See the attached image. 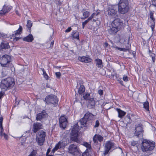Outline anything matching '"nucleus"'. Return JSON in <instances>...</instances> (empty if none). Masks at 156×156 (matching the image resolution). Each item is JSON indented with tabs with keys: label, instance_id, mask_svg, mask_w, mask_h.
Listing matches in <instances>:
<instances>
[{
	"label": "nucleus",
	"instance_id": "obj_1",
	"mask_svg": "<svg viewBox=\"0 0 156 156\" xmlns=\"http://www.w3.org/2000/svg\"><path fill=\"white\" fill-rule=\"evenodd\" d=\"M87 120L84 117L82 118L79 122L80 127H79L78 123L74 125L72 127V129L70 133V140L72 141L79 143L80 141L78 138L79 131L80 128L85 127L87 126Z\"/></svg>",
	"mask_w": 156,
	"mask_h": 156
},
{
	"label": "nucleus",
	"instance_id": "obj_2",
	"mask_svg": "<svg viewBox=\"0 0 156 156\" xmlns=\"http://www.w3.org/2000/svg\"><path fill=\"white\" fill-rule=\"evenodd\" d=\"M15 84L14 79L12 78L8 77L1 81L0 87L2 90L5 91L12 88Z\"/></svg>",
	"mask_w": 156,
	"mask_h": 156
},
{
	"label": "nucleus",
	"instance_id": "obj_3",
	"mask_svg": "<svg viewBox=\"0 0 156 156\" xmlns=\"http://www.w3.org/2000/svg\"><path fill=\"white\" fill-rule=\"evenodd\" d=\"M155 147V143L154 142L144 139L142 141L141 148L143 152L148 153L153 150Z\"/></svg>",
	"mask_w": 156,
	"mask_h": 156
},
{
	"label": "nucleus",
	"instance_id": "obj_4",
	"mask_svg": "<svg viewBox=\"0 0 156 156\" xmlns=\"http://www.w3.org/2000/svg\"><path fill=\"white\" fill-rule=\"evenodd\" d=\"M129 9L128 0H120L118 4V11L121 14L127 12Z\"/></svg>",
	"mask_w": 156,
	"mask_h": 156
},
{
	"label": "nucleus",
	"instance_id": "obj_5",
	"mask_svg": "<svg viewBox=\"0 0 156 156\" xmlns=\"http://www.w3.org/2000/svg\"><path fill=\"white\" fill-rule=\"evenodd\" d=\"M46 135V132L43 130L40 131L37 133L36 141L38 145L41 146L43 144Z\"/></svg>",
	"mask_w": 156,
	"mask_h": 156
},
{
	"label": "nucleus",
	"instance_id": "obj_6",
	"mask_svg": "<svg viewBox=\"0 0 156 156\" xmlns=\"http://www.w3.org/2000/svg\"><path fill=\"white\" fill-rule=\"evenodd\" d=\"M11 60V58L8 55H3L0 59V63L2 66H7Z\"/></svg>",
	"mask_w": 156,
	"mask_h": 156
},
{
	"label": "nucleus",
	"instance_id": "obj_7",
	"mask_svg": "<svg viewBox=\"0 0 156 156\" xmlns=\"http://www.w3.org/2000/svg\"><path fill=\"white\" fill-rule=\"evenodd\" d=\"M44 101L48 104H52L55 105L58 103V100L56 96L51 94L47 96Z\"/></svg>",
	"mask_w": 156,
	"mask_h": 156
},
{
	"label": "nucleus",
	"instance_id": "obj_8",
	"mask_svg": "<svg viewBox=\"0 0 156 156\" xmlns=\"http://www.w3.org/2000/svg\"><path fill=\"white\" fill-rule=\"evenodd\" d=\"M68 151L74 156L78 155L79 154V150L77 147L74 144H71L68 147Z\"/></svg>",
	"mask_w": 156,
	"mask_h": 156
},
{
	"label": "nucleus",
	"instance_id": "obj_9",
	"mask_svg": "<svg viewBox=\"0 0 156 156\" xmlns=\"http://www.w3.org/2000/svg\"><path fill=\"white\" fill-rule=\"evenodd\" d=\"M143 132L142 125L139 124L136 126L134 134L138 137L141 138L143 137Z\"/></svg>",
	"mask_w": 156,
	"mask_h": 156
},
{
	"label": "nucleus",
	"instance_id": "obj_10",
	"mask_svg": "<svg viewBox=\"0 0 156 156\" xmlns=\"http://www.w3.org/2000/svg\"><path fill=\"white\" fill-rule=\"evenodd\" d=\"M114 144L112 142L108 141H107L105 144L104 154H107L110 150L114 148Z\"/></svg>",
	"mask_w": 156,
	"mask_h": 156
},
{
	"label": "nucleus",
	"instance_id": "obj_11",
	"mask_svg": "<svg viewBox=\"0 0 156 156\" xmlns=\"http://www.w3.org/2000/svg\"><path fill=\"white\" fill-rule=\"evenodd\" d=\"M59 122L60 126L64 129L66 127L67 122V119L65 115H62L60 117Z\"/></svg>",
	"mask_w": 156,
	"mask_h": 156
},
{
	"label": "nucleus",
	"instance_id": "obj_12",
	"mask_svg": "<svg viewBox=\"0 0 156 156\" xmlns=\"http://www.w3.org/2000/svg\"><path fill=\"white\" fill-rule=\"evenodd\" d=\"M112 25V26L119 30L123 25V23L119 19H116L113 21Z\"/></svg>",
	"mask_w": 156,
	"mask_h": 156
},
{
	"label": "nucleus",
	"instance_id": "obj_13",
	"mask_svg": "<svg viewBox=\"0 0 156 156\" xmlns=\"http://www.w3.org/2000/svg\"><path fill=\"white\" fill-rule=\"evenodd\" d=\"M154 12V11H150L149 12L150 17L151 20L150 21L151 25L150 26L151 28L152 31H154L155 23V19L153 16Z\"/></svg>",
	"mask_w": 156,
	"mask_h": 156
},
{
	"label": "nucleus",
	"instance_id": "obj_14",
	"mask_svg": "<svg viewBox=\"0 0 156 156\" xmlns=\"http://www.w3.org/2000/svg\"><path fill=\"white\" fill-rule=\"evenodd\" d=\"M108 11L109 16L112 18L115 17L116 15L115 10L112 6L109 7Z\"/></svg>",
	"mask_w": 156,
	"mask_h": 156
},
{
	"label": "nucleus",
	"instance_id": "obj_15",
	"mask_svg": "<svg viewBox=\"0 0 156 156\" xmlns=\"http://www.w3.org/2000/svg\"><path fill=\"white\" fill-rule=\"evenodd\" d=\"M65 147V145L63 142L62 141H59L55 146V147L53 149L52 152L54 153L59 148H63Z\"/></svg>",
	"mask_w": 156,
	"mask_h": 156
},
{
	"label": "nucleus",
	"instance_id": "obj_16",
	"mask_svg": "<svg viewBox=\"0 0 156 156\" xmlns=\"http://www.w3.org/2000/svg\"><path fill=\"white\" fill-rule=\"evenodd\" d=\"M103 137L99 134H96L93 137V141L95 143H98V142H101L103 140Z\"/></svg>",
	"mask_w": 156,
	"mask_h": 156
},
{
	"label": "nucleus",
	"instance_id": "obj_17",
	"mask_svg": "<svg viewBox=\"0 0 156 156\" xmlns=\"http://www.w3.org/2000/svg\"><path fill=\"white\" fill-rule=\"evenodd\" d=\"M42 125L40 123L37 122L34 123L33 125V132L34 133H36L39 129L42 128Z\"/></svg>",
	"mask_w": 156,
	"mask_h": 156
},
{
	"label": "nucleus",
	"instance_id": "obj_18",
	"mask_svg": "<svg viewBox=\"0 0 156 156\" xmlns=\"http://www.w3.org/2000/svg\"><path fill=\"white\" fill-rule=\"evenodd\" d=\"M12 9L11 7L9 6H6L4 5L0 13L2 14H4L5 13L8 12Z\"/></svg>",
	"mask_w": 156,
	"mask_h": 156
},
{
	"label": "nucleus",
	"instance_id": "obj_19",
	"mask_svg": "<svg viewBox=\"0 0 156 156\" xmlns=\"http://www.w3.org/2000/svg\"><path fill=\"white\" fill-rule=\"evenodd\" d=\"M78 59L81 62L86 63L90 62L92 61L91 59L90 58L84 56L82 57H78Z\"/></svg>",
	"mask_w": 156,
	"mask_h": 156
},
{
	"label": "nucleus",
	"instance_id": "obj_20",
	"mask_svg": "<svg viewBox=\"0 0 156 156\" xmlns=\"http://www.w3.org/2000/svg\"><path fill=\"white\" fill-rule=\"evenodd\" d=\"M116 110L118 113V117L122 118L124 117L126 114V112L119 108H116Z\"/></svg>",
	"mask_w": 156,
	"mask_h": 156
},
{
	"label": "nucleus",
	"instance_id": "obj_21",
	"mask_svg": "<svg viewBox=\"0 0 156 156\" xmlns=\"http://www.w3.org/2000/svg\"><path fill=\"white\" fill-rule=\"evenodd\" d=\"M94 117V115L91 113L90 112H87L85 114L83 117L86 119L88 120H91L93 119Z\"/></svg>",
	"mask_w": 156,
	"mask_h": 156
},
{
	"label": "nucleus",
	"instance_id": "obj_22",
	"mask_svg": "<svg viewBox=\"0 0 156 156\" xmlns=\"http://www.w3.org/2000/svg\"><path fill=\"white\" fill-rule=\"evenodd\" d=\"M23 40L24 41L30 42L34 40V37L33 35L30 34L26 37L23 38Z\"/></svg>",
	"mask_w": 156,
	"mask_h": 156
},
{
	"label": "nucleus",
	"instance_id": "obj_23",
	"mask_svg": "<svg viewBox=\"0 0 156 156\" xmlns=\"http://www.w3.org/2000/svg\"><path fill=\"white\" fill-rule=\"evenodd\" d=\"M119 30L115 27L112 26V27L108 30L109 34L111 35H114Z\"/></svg>",
	"mask_w": 156,
	"mask_h": 156
},
{
	"label": "nucleus",
	"instance_id": "obj_24",
	"mask_svg": "<svg viewBox=\"0 0 156 156\" xmlns=\"http://www.w3.org/2000/svg\"><path fill=\"white\" fill-rule=\"evenodd\" d=\"M95 101L93 98H91L89 101L88 106L90 108H93L95 106Z\"/></svg>",
	"mask_w": 156,
	"mask_h": 156
},
{
	"label": "nucleus",
	"instance_id": "obj_25",
	"mask_svg": "<svg viewBox=\"0 0 156 156\" xmlns=\"http://www.w3.org/2000/svg\"><path fill=\"white\" fill-rule=\"evenodd\" d=\"M46 116L45 113L42 112L37 114L36 117L37 120H41L42 118L45 117Z\"/></svg>",
	"mask_w": 156,
	"mask_h": 156
},
{
	"label": "nucleus",
	"instance_id": "obj_26",
	"mask_svg": "<svg viewBox=\"0 0 156 156\" xmlns=\"http://www.w3.org/2000/svg\"><path fill=\"white\" fill-rule=\"evenodd\" d=\"M3 121V118L2 117H0V135L1 136H3V132L4 129L2 127V122Z\"/></svg>",
	"mask_w": 156,
	"mask_h": 156
},
{
	"label": "nucleus",
	"instance_id": "obj_27",
	"mask_svg": "<svg viewBox=\"0 0 156 156\" xmlns=\"http://www.w3.org/2000/svg\"><path fill=\"white\" fill-rule=\"evenodd\" d=\"M1 47L4 49H8L9 48V44L6 42L3 41L2 42L1 44Z\"/></svg>",
	"mask_w": 156,
	"mask_h": 156
},
{
	"label": "nucleus",
	"instance_id": "obj_28",
	"mask_svg": "<svg viewBox=\"0 0 156 156\" xmlns=\"http://www.w3.org/2000/svg\"><path fill=\"white\" fill-rule=\"evenodd\" d=\"M22 30V27L20 25L19 29L17 30L14 31V34H12V35L14 36H18L21 33Z\"/></svg>",
	"mask_w": 156,
	"mask_h": 156
},
{
	"label": "nucleus",
	"instance_id": "obj_29",
	"mask_svg": "<svg viewBox=\"0 0 156 156\" xmlns=\"http://www.w3.org/2000/svg\"><path fill=\"white\" fill-rule=\"evenodd\" d=\"M85 91V88L84 86L83 85H81L78 90L79 93L80 94L82 95Z\"/></svg>",
	"mask_w": 156,
	"mask_h": 156
},
{
	"label": "nucleus",
	"instance_id": "obj_30",
	"mask_svg": "<svg viewBox=\"0 0 156 156\" xmlns=\"http://www.w3.org/2000/svg\"><path fill=\"white\" fill-rule=\"evenodd\" d=\"M112 76L113 78H114V77H115L116 80L119 81L120 83H121V82H122V81L121 80V77H120L119 76L117 73H115L114 74H112Z\"/></svg>",
	"mask_w": 156,
	"mask_h": 156
},
{
	"label": "nucleus",
	"instance_id": "obj_31",
	"mask_svg": "<svg viewBox=\"0 0 156 156\" xmlns=\"http://www.w3.org/2000/svg\"><path fill=\"white\" fill-rule=\"evenodd\" d=\"M72 36L73 38L77 39H79V33L76 31H74L72 33Z\"/></svg>",
	"mask_w": 156,
	"mask_h": 156
},
{
	"label": "nucleus",
	"instance_id": "obj_32",
	"mask_svg": "<svg viewBox=\"0 0 156 156\" xmlns=\"http://www.w3.org/2000/svg\"><path fill=\"white\" fill-rule=\"evenodd\" d=\"M95 61L96 62V64L97 66L98 67H101V66H102V62L101 60L99 58H97L95 60Z\"/></svg>",
	"mask_w": 156,
	"mask_h": 156
},
{
	"label": "nucleus",
	"instance_id": "obj_33",
	"mask_svg": "<svg viewBox=\"0 0 156 156\" xmlns=\"http://www.w3.org/2000/svg\"><path fill=\"white\" fill-rule=\"evenodd\" d=\"M90 14V12L88 11H85L83 12V17H82L81 19L85 20L87 18Z\"/></svg>",
	"mask_w": 156,
	"mask_h": 156
},
{
	"label": "nucleus",
	"instance_id": "obj_34",
	"mask_svg": "<svg viewBox=\"0 0 156 156\" xmlns=\"http://www.w3.org/2000/svg\"><path fill=\"white\" fill-rule=\"evenodd\" d=\"M144 108L147 111H149V104L147 101L145 102L143 104Z\"/></svg>",
	"mask_w": 156,
	"mask_h": 156
},
{
	"label": "nucleus",
	"instance_id": "obj_35",
	"mask_svg": "<svg viewBox=\"0 0 156 156\" xmlns=\"http://www.w3.org/2000/svg\"><path fill=\"white\" fill-rule=\"evenodd\" d=\"M99 12H98L97 13H93L91 16L88 18L87 19L88 20H89V21L91 20L93 18H94L95 17V16H97L99 14Z\"/></svg>",
	"mask_w": 156,
	"mask_h": 156
},
{
	"label": "nucleus",
	"instance_id": "obj_36",
	"mask_svg": "<svg viewBox=\"0 0 156 156\" xmlns=\"http://www.w3.org/2000/svg\"><path fill=\"white\" fill-rule=\"evenodd\" d=\"M42 71L43 72V76L47 80H48V79L49 76L47 74V73L45 72L44 68H42L41 69Z\"/></svg>",
	"mask_w": 156,
	"mask_h": 156
},
{
	"label": "nucleus",
	"instance_id": "obj_37",
	"mask_svg": "<svg viewBox=\"0 0 156 156\" xmlns=\"http://www.w3.org/2000/svg\"><path fill=\"white\" fill-rule=\"evenodd\" d=\"M125 120L126 121L127 123H129L131 122V117L129 114H128L125 118Z\"/></svg>",
	"mask_w": 156,
	"mask_h": 156
},
{
	"label": "nucleus",
	"instance_id": "obj_38",
	"mask_svg": "<svg viewBox=\"0 0 156 156\" xmlns=\"http://www.w3.org/2000/svg\"><path fill=\"white\" fill-rule=\"evenodd\" d=\"M128 46L127 47L128 48H119L117 47H116V48L118 49V50H120V51H129V48Z\"/></svg>",
	"mask_w": 156,
	"mask_h": 156
},
{
	"label": "nucleus",
	"instance_id": "obj_39",
	"mask_svg": "<svg viewBox=\"0 0 156 156\" xmlns=\"http://www.w3.org/2000/svg\"><path fill=\"white\" fill-rule=\"evenodd\" d=\"M32 23L31 22V21L30 20H28L27 22V27L29 29H30L32 26Z\"/></svg>",
	"mask_w": 156,
	"mask_h": 156
},
{
	"label": "nucleus",
	"instance_id": "obj_40",
	"mask_svg": "<svg viewBox=\"0 0 156 156\" xmlns=\"http://www.w3.org/2000/svg\"><path fill=\"white\" fill-rule=\"evenodd\" d=\"M83 98L86 100H88L90 98V95L89 94H86L83 96Z\"/></svg>",
	"mask_w": 156,
	"mask_h": 156
},
{
	"label": "nucleus",
	"instance_id": "obj_41",
	"mask_svg": "<svg viewBox=\"0 0 156 156\" xmlns=\"http://www.w3.org/2000/svg\"><path fill=\"white\" fill-rule=\"evenodd\" d=\"M83 145L84 146L86 147L87 149H90L91 147L90 145L87 142H84Z\"/></svg>",
	"mask_w": 156,
	"mask_h": 156
},
{
	"label": "nucleus",
	"instance_id": "obj_42",
	"mask_svg": "<svg viewBox=\"0 0 156 156\" xmlns=\"http://www.w3.org/2000/svg\"><path fill=\"white\" fill-rule=\"evenodd\" d=\"M152 4L151 5V6H154V9L156 10V0H151Z\"/></svg>",
	"mask_w": 156,
	"mask_h": 156
},
{
	"label": "nucleus",
	"instance_id": "obj_43",
	"mask_svg": "<svg viewBox=\"0 0 156 156\" xmlns=\"http://www.w3.org/2000/svg\"><path fill=\"white\" fill-rule=\"evenodd\" d=\"M37 151L35 150H33L28 156H36Z\"/></svg>",
	"mask_w": 156,
	"mask_h": 156
},
{
	"label": "nucleus",
	"instance_id": "obj_44",
	"mask_svg": "<svg viewBox=\"0 0 156 156\" xmlns=\"http://www.w3.org/2000/svg\"><path fill=\"white\" fill-rule=\"evenodd\" d=\"M130 143L132 146H137V142L134 141H131Z\"/></svg>",
	"mask_w": 156,
	"mask_h": 156
},
{
	"label": "nucleus",
	"instance_id": "obj_45",
	"mask_svg": "<svg viewBox=\"0 0 156 156\" xmlns=\"http://www.w3.org/2000/svg\"><path fill=\"white\" fill-rule=\"evenodd\" d=\"M89 21L87 19L86 20L82 23V27L83 29L84 28L85 26Z\"/></svg>",
	"mask_w": 156,
	"mask_h": 156
},
{
	"label": "nucleus",
	"instance_id": "obj_46",
	"mask_svg": "<svg viewBox=\"0 0 156 156\" xmlns=\"http://www.w3.org/2000/svg\"><path fill=\"white\" fill-rule=\"evenodd\" d=\"M155 54L154 53L151 54L150 56L151 57L152 59L153 63H154L155 61Z\"/></svg>",
	"mask_w": 156,
	"mask_h": 156
},
{
	"label": "nucleus",
	"instance_id": "obj_47",
	"mask_svg": "<svg viewBox=\"0 0 156 156\" xmlns=\"http://www.w3.org/2000/svg\"><path fill=\"white\" fill-rule=\"evenodd\" d=\"M55 75L57 78H59L61 76V73L60 72L55 73Z\"/></svg>",
	"mask_w": 156,
	"mask_h": 156
},
{
	"label": "nucleus",
	"instance_id": "obj_48",
	"mask_svg": "<svg viewBox=\"0 0 156 156\" xmlns=\"http://www.w3.org/2000/svg\"><path fill=\"white\" fill-rule=\"evenodd\" d=\"M16 36H14L12 35V37H13V39L14 41H17L19 39H20V37H16Z\"/></svg>",
	"mask_w": 156,
	"mask_h": 156
},
{
	"label": "nucleus",
	"instance_id": "obj_49",
	"mask_svg": "<svg viewBox=\"0 0 156 156\" xmlns=\"http://www.w3.org/2000/svg\"><path fill=\"white\" fill-rule=\"evenodd\" d=\"M123 80L124 81L126 82L128 81V78L126 76L124 75L123 77Z\"/></svg>",
	"mask_w": 156,
	"mask_h": 156
},
{
	"label": "nucleus",
	"instance_id": "obj_50",
	"mask_svg": "<svg viewBox=\"0 0 156 156\" xmlns=\"http://www.w3.org/2000/svg\"><path fill=\"white\" fill-rule=\"evenodd\" d=\"M4 92V91L2 90V91L0 92V99L2 98L5 94V93Z\"/></svg>",
	"mask_w": 156,
	"mask_h": 156
},
{
	"label": "nucleus",
	"instance_id": "obj_51",
	"mask_svg": "<svg viewBox=\"0 0 156 156\" xmlns=\"http://www.w3.org/2000/svg\"><path fill=\"white\" fill-rule=\"evenodd\" d=\"M99 125V122L98 120H97L95 122V125L94 127L95 128L98 127Z\"/></svg>",
	"mask_w": 156,
	"mask_h": 156
},
{
	"label": "nucleus",
	"instance_id": "obj_52",
	"mask_svg": "<svg viewBox=\"0 0 156 156\" xmlns=\"http://www.w3.org/2000/svg\"><path fill=\"white\" fill-rule=\"evenodd\" d=\"M4 137V138L6 140H8V136L5 133H3V136Z\"/></svg>",
	"mask_w": 156,
	"mask_h": 156
},
{
	"label": "nucleus",
	"instance_id": "obj_53",
	"mask_svg": "<svg viewBox=\"0 0 156 156\" xmlns=\"http://www.w3.org/2000/svg\"><path fill=\"white\" fill-rule=\"evenodd\" d=\"M7 36V35L5 34H4L2 33H0V37H2L4 38H5Z\"/></svg>",
	"mask_w": 156,
	"mask_h": 156
},
{
	"label": "nucleus",
	"instance_id": "obj_54",
	"mask_svg": "<svg viewBox=\"0 0 156 156\" xmlns=\"http://www.w3.org/2000/svg\"><path fill=\"white\" fill-rule=\"evenodd\" d=\"M82 156H90V155L88 153L84 152L83 153Z\"/></svg>",
	"mask_w": 156,
	"mask_h": 156
},
{
	"label": "nucleus",
	"instance_id": "obj_55",
	"mask_svg": "<svg viewBox=\"0 0 156 156\" xmlns=\"http://www.w3.org/2000/svg\"><path fill=\"white\" fill-rule=\"evenodd\" d=\"M72 30V28L71 27H69L66 30H65V32L68 33L69 32Z\"/></svg>",
	"mask_w": 156,
	"mask_h": 156
},
{
	"label": "nucleus",
	"instance_id": "obj_56",
	"mask_svg": "<svg viewBox=\"0 0 156 156\" xmlns=\"http://www.w3.org/2000/svg\"><path fill=\"white\" fill-rule=\"evenodd\" d=\"M103 92L102 90H99L98 91V93L100 95H102L103 94Z\"/></svg>",
	"mask_w": 156,
	"mask_h": 156
},
{
	"label": "nucleus",
	"instance_id": "obj_57",
	"mask_svg": "<svg viewBox=\"0 0 156 156\" xmlns=\"http://www.w3.org/2000/svg\"><path fill=\"white\" fill-rule=\"evenodd\" d=\"M128 46V48H129V49L130 48L131 45L129 44V43H127L126 44V48H128L127 47Z\"/></svg>",
	"mask_w": 156,
	"mask_h": 156
},
{
	"label": "nucleus",
	"instance_id": "obj_58",
	"mask_svg": "<svg viewBox=\"0 0 156 156\" xmlns=\"http://www.w3.org/2000/svg\"><path fill=\"white\" fill-rule=\"evenodd\" d=\"M54 41H51V43H50V47L52 48L53 47V44H54Z\"/></svg>",
	"mask_w": 156,
	"mask_h": 156
},
{
	"label": "nucleus",
	"instance_id": "obj_59",
	"mask_svg": "<svg viewBox=\"0 0 156 156\" xmlns=\"http://www.w3.org/2000/svg\"><path fill=\"white\" fill-rule=\"evenodd\" d=\"M50 150L49 149H48L47 151V153H46V155H47V156H48V154H49V153L50 152Z\"/></svg>",
	"mask_w": 156,
	"mask_h": 156
},
{
	"label": "nucleus",
	"instance_id": "obj_60",
	"mask_svg": "<svg viewBox=\"0 0 156 156\" xmlns=\"http://www.w3.org/2000/svg\"><path fill=\"white\" fill-rule=\"evenodd\" d=\"M106 47H107L108 46V44L107 43H105V44Z\"/></svg>",
	"mask_w": 156,
	"mask_h": 156
},
{
	"label": "nucleus",
	"instance_id": "obj_61",
	"mask_svg": "<svg viewBox=\"0 0 156 156\" xmlns=\"http://www.w3.org/2000/svg\"><path fill=\"white\" fill-rule=\"evenodd\" d=\"M16 13L17 15H19L18 12L17 10L16 11Z\"/></svg>",
	"mask_w": 156,
	"mask_h": 156
},
{
	"label": "nucleus",
	"instance_id": "obj_62",
	"mask_svg": "<svg viewBox=\"0 0 156 156\" xmlns=\"http://www.w3.org/2000/svg\"><path fill=\"white\" fill-rule=\"evenodd\" d=\"M96 19H93V21H94V22H95V21H96Z\"/></svg>",
	"mask_w": 156,
	"mask_h": 156
},
{
	"label": "nucleus",
	"instance_id": "obj_63",
	"mask_svg": "<svg viewBox=\"0 0 156 156\" xmlns=\"http://www.w3.org/2000/svg\"><path fill=\"white\" fill-rule=\"evenodd\" d=\"M151 51L150 50H149V53H151Z\"/></svg>",
	"mask_w": 156,
	"mask_h": 156
},
{
	"label": "nucleus",
	"instance_id": "obj_64",
	"mask_svg": "<svg viewBox=\"0 0 156 156\" xmlns=\"http://www.w3.org/2000/svg\"><path fill=\"white\" fill-rule=\"evenodd\" d=\"M48 156H54V155H48Z\"/></svg>",
	"mask_w": 156,
	"mask_h": 156
}]
</instances>
